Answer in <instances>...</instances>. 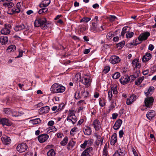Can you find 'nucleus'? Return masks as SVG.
I'll use <instances>...</instances> for the list:
<instances>
[{
	"instance_id": "8",
	"label": "nucleus",
	"mask_w": 156,
	"mask_h": 156,
	"mask_svg": "<svg viewBox=\"0 0 156 156\" xmlns=\"http://www.w3.org/2000/svg\"><path fill=\"white\" fill-rule=\"evenodd\" d=\"M154 99L152 97H147L144 100L145 105L146 107H150L153 104Z\"/></svg>"
},
{
	"instance_id": "54",
	"label": "nucleus",
	"mask_w": 156,
	"mask_h": 156,
	"mask_svg": "<svg viewBox=\"0 0 156 156\" xmlns=\"http://www.w3.org/2000/svg\"><path fill=\"white\" fill-rule=\"evenodd\" d=\"M141 43V41H140L139 43H135V41L134 40H133L132 42H131L129 44L130 45H136L137 44H138Z\"/></svg>"
},
{
	"instance_id": "50",
	"label": "nucleus",
	"mask_w": 156,
	"mask_h": 156,
	"mask_svg": "<svg viewBox=\"0 0 156 156\" xmlns=\"http://www.w3.org/2000/svg\"><path fill=\"white\" fill-rule=\"evenodd\" d=\"M108 97L109 101H111L112 98V91H109L108 92Z\"/></svg>"
},
{
	"instance_id": "11",
	"label": "nucleus",
	"mask_w": 156,
	"mask_h": 156,
	"mask_svg": "<svg viewBox=\"0 0 156 156\" xmlns=\"http://www.w3.org/2000/svg\"><path fill=\"white\" fill-rule=\"evenodd\" d=\"M136 96L134 94L131 95L129 98L127 99L126 104L128 105H130L134 101L136 100Z\"/></svg>"
},
{
	"instance_id": "56",
	"label": "nucleus",
	"mask_w": 156,
	"mask_h": 156,
	"mask_svg": "<svg viewBox=\"0 0 156 156\" xmlns=\"http://www.w3.org/2000/svg\"><path fill=\"white\" fill-rule=\"evenodd\" d=\"M81 156H90V155L88 152L83 151L81 154Z\"/></svg>"
},
{
	"instance_id": "46",
	"label": "nucleus",
	"mask_w": 156,
	"mask_h": 156,
	"mask_svg": "<svg viewBox=\"0 0 156 156\" xmlns=\"http://www.w3.org/2000/svg\"><path fill=\"white\" fill-rule=\"evenodd\" d=\"M90 20V18L84 17L80 20V22H85L87 23Z\"/></svg>"
},
{
	"instance_id": "45",
	"label": "nucleus",
	"mask_w": 156,
	"mask_h": 156,
	"mask_svg": "<svg viewBox=\"0 0 156 156\" xmlns=\"http://www.w3.org/2000/svg\"><path fill=\"white\" fill-rule=\"evenodd\" d=\"M4 111L5 113L7 115L11 114L12 112L9 108H5L4 109Z\"/></svg>"
},
{
	"instance_id": "49",
	"label": "nucleus",
	"mask_w": 156,
	"mask_h": 156,
	"mask_svg": "<svg viewBox=\"0 0 156 156\" xmlns=\"http://www.w3.org/2000/svg\"><path fill=\"white\" fill-rule=\"evenodd\" d=\"M69 113L68 116V117H71L72 116H75L74 111L73 110H69Z\"/></svg>"
},
{
	"instance_id": "51",
	"label": "nucleus",
	"mask_w": 156,
	"mask_h": 156,
	"mask_svg": "<svg viewBox=\"0 0 156 156\" xmlns=\"http://www.w3.org/2000/svg\"><path fill=\"white\" fill-rule=\"evenodd\" d=\"M110 68L109 66H106L105 67L104 70H103V72L105 73H107L110 70Z\"/></svg>"
},
{
	"instance_id": "57",
	"label": "nucleus",
	"mask_w": 156,
	"mask_h": 156,
	"mask_svg": "<svg viewBox=\"0 0 156 156\" xmlns=\"http://www.w3.org/2000/svg\"><path fill=\"white\" fill-rule=\"evenodd\" d=\"M116 18V17L115 16H111L109 18V20L111 21H113Z\"/></svg>"
},
{
	"instance_id": "27",
	"label": "nucleus",
	"mask_w": 156,
	"mask_h": 156,
	"mask_svg": "<svg viewBox=\"0 0 156 156\" xmlns=\"http://www.w3.org/2000/svg\"><path fill=\"white\" fill-rule=\"evenodd\" d=\"M75 144V142L73 140H70L68 143L67 148L69 150L72 149Z\"/></svg>"
},
{
	"instance_id": "12",
	"label": "nucleus",
	"mask_w": 156,
	"mask_h": 156,
	"mask_svg": "<svg viewBox=\"0 0 156 156\" xmlns=\"http://www.w3.org/2000/svg\"><path fill=\"white\" fill-rule=\"evenodd\" d=\"M92 125L93 126L95 130L96 131H98L100 130L101 127L100 122L97 119L94 120Z\"/></svg>"
},
{
	"instance_id": "33",
	"label": "nucleus",
	"mask_w": 156,
	"mask_h": 156,
	"mask_svg": "<svg viewBox=\"0 0 156 156\" xmlns=\"http://www.w3.org/2000/svg\"><path fill=\"white\" fill-rule=\"evenodd\" d=\"M12 12L13 13H19L20 12V8L16 7V8H13L11 9Z\"/></svg>"
},
{
	"instance_id": "22",
	"label": "nucleus",
	"mask_w": 156,
	"mask_h": 156,
	"mask_svg": "<svg viewBox=\"0 0 156 156\" xmlns=\"http://www.w3.org/2000/svg\"><path fill=\"white\" fill-rule=\"evenodd\" d=\"M121 84L124 85L126 84L129 81V78L128 76H124L122 78H121L119 80Z\"/></svg>"
},
{
	"instance_id": "38",
	"label": "nucleus",
	"mask_w": 156,
	"mask_h": 156,
	"mask_svg": "<svg viewBox=\"0 0 156 156\" xmlns=\"http://www.w3.org/2000/svg\"><path fill=\"white\" fill-rule=\"evenodd\" d=\"M117 87V86L116 85H113L111 87L112 90L113 91V93L114 94H116L118 93Z\"/></svg>"
},
{
	"instance_id": "16",
	"label": "nucleus",
	"mask_w": 156,
	"mask_h": 156,
	"mask_svg": "<svg viewBox=\"0 0 156 156\" xmlns=\"http://www.w3.org/2000/svg\"><path fill=\"white\" fill-rule=\"evenodd\" d=\"M49 108L48 106L41 107L40 109V113L41 114L47 113L49 112Z\"/></svg>"
},
{
	"instance_id": "42",
	"label": "nucleus",
	"mask_w": 156,
	"mask_h": 156,
	"mask_svg": "<svg viewBox=\"0 0 156 156\" xmlns=\"http://www.w3.org/2000/svg\"><path fill=\"white\" fill-rule=\"evenodd\" d=\"M133 32H129L126 34V36L127 38H131L133 36Z\"/></svg>"
},
{
	"instance_id": "64",
	"label": "nucleus",
	"mask_w": 156,
	"mask_h": 156,
	"mask_svg": "<svg viewBox=\"0 0 156 156\" xmlns=\"http://www.w3.org/2000/svg\"><path fill=\"white\" fill-rule=\"evenodd\" d=\"M103 154L104 156H107V151L106 149H103Z\"/></svg>"
},
{
	"instance_id": "30",
	"label": "nucleus",
	"mask_w": 156,
	"mask_h": 156,
	"mask_svg": "<svg viewBox=\"0 0 156 156\" xmlns=\"http://www.w3.org/2000/svg\"><path fill=\"white\" fill-rule=\"evenodd\" d=\"M3 5L6 7L10 8L14 6V4L12 2H6L3 3Z\"/></svg>"
},
{
	"instance_id": "2",
	"label": "nucleus",
	"mask_w": 156,
	"mask_h": 156,
	"mask_svg": "<svg viewBox=\"0 0 156 156\" xmlns=\"http://www.w3.org/2000/svg\"><path fill=\"white\" fill-rule=\"evenodd\" d=\"M51 89L53 93H57L64 92L65 87L58 83H55L52 86Z\"/></svg>"
},
{
	"instance_id": "40",
	"label": "nucleus",
	"mask_w": 156,
	"mask_h": 156,
	"mask_svg": "<svg viewBox=\"0 0 156 156\" xmlns=\"http://www.w3.org/2000/svg\"><path fill=\"white\" fill-rule=\"evenodd\" d=\"M75 98L76 99H80L81 98V96L80 95V92L79 91H76L75 92Z\"/></svg>"
},
{
	"instance_id": "23",
	"label": "nucleus",
	"mask_w": 156,
	"mask_h": 156,
	"mask_svg": "<svg viewBox=\"0 0 156 156\" xmlns=\"http://www.w3.org/2000/svg\"><path fill=\"white\" fill-rule=\"evenodd\" d=\"M2 141L4 144L8 145L11 142V140L9 137L5 136L3 137Z\"/></svg>"
},
{
	"instance_id": "63",
	"label": "nucleus",
	"mask_w": 156,
	"mask_h": 156,
	"mask_svg": "<svg viewBox=\"0 0 156 156\" xmlns=\"http://www.w3.org/2000/svg\"><path fill=\"white\" fill-rule=\"evenodd\" d=\"M54 124V122L53 121H50L48 123V125L49 126H51Z\"/></svg>"
},
{
	"instance_id": "31",
	"label": "nucleus",
	"mask_w": 156,
	"mask_h": 156,
	"mask_svg": "<svg viewBox=\"0 0 156 156\" xmlns=\"http://www.w3.org/2000/svg\"><path fill=\"white\" fill-rule=\"evenodd\" d=\"M57 130V129L55 128V126H52L48 128L47 130V133H49L53 131H56Z\"/></svg>"
},
{
	"instance_id": "52",
	"label": "nucleus",
	"mask_w": 156,
	"mask_h": 156,
	"mask_svg": "<svg viewBox=\"0 0 156 156\" xmlns=\"http://www.w3.org/2000/svg\"><path fill=\"white\" fill-rule=\"evenodd\" d=\"M116 106V102L114 101V100H112V103L110 105L111 108L112 109Z\"/></svg>"
},
{
	"instance_id": "35",
	"label": "nucleus",
	"mask_w": 156,
	"mask_h": 156,
	"mask_svg": "<svg viewBox=\"0 0 156 156\" xmlns=\"http://www.w3.org/2000/svg\"><path fill=\"white\" fill-rule=\"evenodd\" d=\"M48 156H55V153L53 149H51L47 153Z\"/></svg>"
},
{
	"instance_id": "41",
	"label": "nucleus",
	"mask_w": 156,
	"mask_h": 156,
	"mask_svg": "<svg viewBox=\"0 0 156 156\" xmlns=\"http://www.w3.org/2000/svg\"><path fill=\"white\" fill-rule=\"evenodd\" d=\"M138 76H135L134 75H133L130 76H128V78H129V81H131V82L133 81L136 77H138Z\"/></svg>"
},
{
	"instance_id": "6",
	"label": "nucleus",
	"mask_w": 156,
	"mask_h": 156,
	"mask_svg": "<svg viewBox=\"0 0 156 156\" xmlns=\"http://www.w3.org/2000/svg\"><path fill=\"white\" fill-rule=\"evenodd\" d=\"M150 35V33L148 32H146L141 34L138 37V40L141 41L147 40Z\"/></svg>"
},
{
	"instance_id": "39",
	"label": "nucleus",
	"mask_w": 156,
	"mask_h": 156,
	"mask_svg": "<svg viewBox=\"0 0 156 156\" xmlns=\"http://www.w3.org/2000/svg\"><path fill=\"white\" fill-rule=\"evenodd\" d=\"M48 9L47 8H44L40 9L38 11V13L41 14L45 12L48 11Z\"/></svg>"
},
{
	"instance_id": "55",
	"label": "nucleus",
	"mask_w": 156,
	"mask_h": 156,
	"mask_svg": "<svg viewBox=\"0 0 156 156\" xmlns=\"http://www.w3.org/2000/svg\"><path fill=\"white\" fill-rule=\"evenodd\" d=\"M92 150V148L91 147H89L85 149L83 152H88L89 154L91 152Z\"/></svg>"
},
{
	"instance_id": "61",
	"label": "nucleus",
	"mask_w": 156,
	"mask_h": 156,
	"mask_svg": "<svg viewBox=\"0 0 156 156\" xmlns=\"http://www.w3.org/2000/svg\"><path fill=\"white\" fill-rule=\"evenodd\" d=\"M63 133H59L57 134V136L58 138H61L63 136Z\"/></svg>"
},
{
	"instance_id": "18",
	"label": "nucleus",
	"mask_w": 156,
	"mask_h": 156,
	"mask_svg": "<svg viewBox=\"0 0 156 156\" xmlns=\"http://www.w3.org/2000/svg\"><path fill=\"white\" fill-rule=\"evenodd\" d=\"M151 58V54L149 53H146L145 55L143 56L142 60L143 62H146L149 60Z\"/></svg>"
},
{
	"instance_id": "62",
	"label": "nucleus",
	"mask_w": 156,
	"mask_h": 156,
	"mask_svg": "<svg viewBox=\"0 0 156 156\" xmlns=\"http://www.w3.org/2000/svg\"><path fill=\"white\" fill-rule=\"evenodd\" d=\"M84 103L85 102L84 100H81L78 101L77 104L78 105H83Z\"/></svg>"
},
{
	"instance_id": "44",
	"label": "nucleus",
	"mask_w": 156,
	"mask_h": 156,
	"mask_svg": "<svg viewBox=\"0 0 156 156\" xmlns=\"http://www.w3.org/2000/svg\"><path fill=\"white\" fill-rule=\"evenodd\" d=\"M120 73L116 72L112 76L113 79H116L118 78L120 76Z\"/></svg>"
},
{
	"instance_id": "10",
	"label": "nucleus",
	"mask_w": 156,
	"mask_h": 156,
	"mask_svg": "<svg viewBox=\"0 0 156 156\" xmlns=\"http://www.w3.org/2000/svg\"><path fill=\"white\" fill-rule=\"evenodd\" d=\"M120 59L117 56L113 55L109 59V61L110 62L113 64L119 63L120 61Z\"/></svg>"
},
{
	"instance_id": "24",
	"label": "nucleus",
	"mask_w": 156,
	"mask_h": 156,
	"mask_svg": "<svg viewBox=\"0 0 156 156\" xmlns=\"http://www.w3.org/2000/svg\"><path fill=\"white\" fill-rule=\"evenodd\" d=\"M16 50V47L14 45L9 46L7 49V51L8 52H13Z\"/></svg>"
},
{
	"instance_id": "9",
	"label": "nucleus",
	"mask_w": 156,
	"mask_h": 156,
	"mask_svg": "<svg viewBox=\"0 0 156 156\" xmlns=\"http://www.w3.org/2000/svg\"><path fill=\"white\" fill-rule=\"evenodd\" d=\"M0 124L4 126L5 125L7 126H10L12 124V123L9 120L6 118H2L0 119Z\"/></svg>"
},
{
	"instance_id": "36",
	"label": "nucleus",
	"mask_w": 156,
	"mask_h": 156,
	"mask_svg": "<svg viewBox=\"0 0 156 156\" xmlns=\"http://www.w3.org/2000/svg\"><path fill=\"white\" fill-rule=\"evenodd\" d=\"M90 142V140H85L84 142L82 144H81L80 147L82 148H85L86 146H87L88 143L89 144Z\"/></svg>"
},
{
	"instance_id": "25",
	"label": "nucleus",
	"mask_w": 156,
	"mask_h": 156,
	"mask_svg": "<svg viewBox=\"0 0 156 156\" xmlns=\"http://www.w3.org/2000/svg\"><path fill=\"white\" fill-rule=\"evenodd\" d=\"M116 151L118 153L120 156H124L126 154V151L123 148H119Z\"/></svg>"
},
{
	"instance_id": "3",
	"label": "nucleus",
	"mask_w": 156,
	"mask_h": 156,
	"mask_svg": "<svg viewBox=\"0 0 156 156\" xmlns=\"http://www.w3.org/2000/svg\"><path fill=\"white\" fill-rule=\"evenodd\" d=\"M80 81L83 84L87 86V87L89 86L90 83V77L88 75H85V76L81 77L80 76Z\"/></svg>"
},
{
	"instance_id": "14",
	"label": "nucleus",
	"mask_w": 156,
	"mask_h": 156,
	"mask_svg": "<svg viewBox=\"0 0 156 156\" xmlns=\"http://www.w3.org/2000/svg\"><path fill=\"white\" fill-rule=\"evenodd\" d=\"M122 123V121L121 119L118 120L115 122L113 128L114 129L117 130L120 127Z\"/></svg>"
},
{
	"instance_id": "1",
	"label": "nucleus",
	"mask_w": 156,
	"mask_h": 156,
	"mask_svg": "<svg viewBox=\"0 0 156 156\" xmlns=\"http://www.w3.org/2000/svg\"><path fill=\"white\" fill-rule=\"evenodd\" d=\"M49 24L46 22V19L45 18H39L36 20L34 23V25L35 27H40L43 29H47L48 25Z\"/></svg>"
},
{
	"instance_id": "7",
	"label": "nucleus",
	"mask_w": 156,
	"mask_h": 156,
	"mask_svg": "<svg viewBox=\"0 0 156 156\" xmlns=\"http://www.w3.org/2000/svg\"><path fill=\"white\" fill-rule=\"evenodd\" d=\"M49 136L47 134H43L39 135L37 137L38 140L40 143H43L47 141Z\"/></svg>"
},
{
	"instance_id": "37",
	"label": "nucleus",
	"mask_w": 156,
	"mask_h": 156,
	"mask_svg": "<svg viewBox=\"0 0 156 156\" xmlns=\"http://www.w3.org/2000/svg\"><path fill=\"white\" fill-rule=\"evenodd\" d=\"M13 117H18L21 115V114L20 112H18L17 111L12 112L11 114Z\"/></svg>"
},
{
	"instance_id": "5",
	"label": "nucleus",
	"mask_w": 156,
	"mask_h": 156,
	"mask_svg": "<svg viewBox=\"0 0 156 156\" xmlns=\"http://www.w3.org/2000/svg\"><path fill=\"white\" fill-rule=\"evenodd\" d=\"M11 28V26L10 24H5L4 28L1 30V32L2 34L7 35L10 33Z\"/></svg>"
},
{
	"instance_id": "15",
	"label": "nucleus",
	"mask_w": 156,
	"mask_h": 156,
	"mask_svg": "<svg viewBox=\"0 0 156 156\" xmlns=\"http://www.w3.org/2000/svg\"><path fill=\"white\" fill-rule=\"evenodd\" d=\"M117 141V136L116 133H114L112 136L111 138V144L112 145H114Z\"/></svg>"
},
{
	"instance_id": "32",
	"label": "nucleus",
	"mask_w": 156,
	"mask_h": 156,
	"mask_svg": "<svg viewBox=\"0 0 156 156\" xmlns=\"http://www.w3.org/2000/svg\"><path fill=\"white\" fill-rule=\"evenodd\" d=\"M143 80V77L139 78H138L137 80L135 81V84L137 85H140Z\"/></svg>"
},
{
	"instance_id": "19",
	"label": "nucleus",
	"mask_w": 156,
	"mask_h": 156,
	"mask_svg": "<svg viewBox=\"0 0 156 156\" xmlns=\"http://www.w3.org/2000/svg\"><path fill=\"white\" fill-rule=\"evenodd\" d=\"M139 59H135L132 61V64L135 66V68L140 69L141 67V64L139 62Z\"/></svg>"
},
{
	"instance_id": "17",
	"label": "nucleus",
	"mask_w": 156,
	"mask_h": 156,
	"mask_svg": "<svg viewBox=\"0 0 156 156\" xmlns=\"http://www.w3.org/2000/svg\"><path fill=\"white\" fill-rule=\"evenodd\" d=\"M8 38L7 36H1L0 37V42L2 45H5L8 42Z\"/></svg>"
},
{
	"instance_id": "43",
	"label": "nucleus",
	"mask_w": 156,
	"mask_h": 156,
	"mask_svg": "<svg viewBox=\"0 0 156 156\" xmlns=\"http://www.w3.org/2000/svg\"><path fill=\"white\" fill-rule=\"evenodd\" d=\"M125 42L124 41H123L122 42H119L117 44V48H122L124 45Z\"/></svg>"
},
{
	"instance_id": "21",
	"label": "nucleus",
	"mask_w": 156,
	"mask_h": 156,
	"mask_svg": "<svg viewBox=\"0 0 156 156\" xmlns=\"http://www.w3.org/2000/svg\"><path fill=\"white\" fill-rule=\"evenodd\" d=\"M50 3V0H43L39 6L40 7H46L49 5Z\"/></svg>"
},
{
	"instance_id": "20",
	"label": "nucleus",
	"mask_w": 156,
	"mask_h": 156,
	"mask_svg": "<svg viewBox=\"0 0 156 156\" xmlns=\"http://www.w3.org/2000/svg\"><path fill=\"white\" fill-rule=\"evenodd\" d=\"M26 28L25 26L23 24H19L16 26L14 30L16 31H18L23 30Z\"/></svg>"
},
{
	"instance_id": "47",
	"label": "nucleus",
	"mask_w": 156,
	"mask_h": 156,
	"mask_svg": "<svg viewBox=\"0 0 156 156\" xmlns=\"http://www.w3.org/2000/svg\"><path fill=\"white\" fill-rule=\"evenodd\" d=\"M128 28V27H123L122 29L121 35L122 36H123L126 33V31L127 30V28Z\"/></svg>"
},
{
	"instance_id": "26",
	"label": "nucleus",
	"mask_w": 156,
	"mask_h": 156,
	"mask_svg": "<svg viewBox=\"0 0 156 156\" xmlns=\"http://www.w3.org/2000/svg\"><path fill=\"white\" fill-rule=\"evenodd\" d=\"M154 87L152 86H150L149 87L148 91L145 93V94L147 96L151 95L152 94V92H153L154 90Z\"/></svg>"
},
{
	"instance_id": "29",
	"label": "nucleus",
	"mask_w": 156,
	"mask_h": 156,
	"mask_svg": "<svg viewBox=\"0 0 156 156\" xmlns=\"http://www.w3.org/2000/svg\"><path fill=\"white\" fill-rule=\"evenodd\" d=\"M68 142V138L67 136H65L60 142V144L62 146H65Z\"/></svg>"
},
{
	"instance_id": "60",
	"label": "nucleus",
	"mask_w": 156,
	"mask_h": 156,
	"mask_svg": "<svg viewBox=\"0 0 156 156\" xmlns=\"http://www.w3.org/2000/svg\"><path fill=\"white\" fill-rule=\"evenodd\" d=\"M119 136L120 138H121L122 137L123 135L124 134L123 131L122 130H120L119 132Z\"/></svg>"
},
{
	"instance_id": "48",
	"label": "nucleus",
	"mask_w": 156,
	"mask_h": 156,
	"mask_svg": "<svg viewBox=\"0 0 156 156\" xmlns=\"http://www.w3.org/2000/svg\"><path fill=\"white\" fill-rule=\"evenodd\" d=\"M71 118V122H72V123L73 124H75L77 120L76 117L75 116H72Z\"/></svg>"
},
{
	"instance_id": "59",
	"label": "nucleus",
	"mask_w": 156,
	"mask_h": 156,
	"mask_svg": "<svg viewBox=\"0 0 156 156\" xmlns=\"http://www.w3.org/2000/svg\"><path fill=\"white\" fill-rule=\"evenodd\" d=\"M96 144L97 145H100L101 146L102 145L103 141L99 140V141H96Z\"/></svg>"
},
{
	"instance_id": "34",
	"label": "nucleus",
	"mask_w": 156,
	"mask_h": 156,
	"mask_svg": "<svg viewBox=\"0 0 156 156\" xmlns=\"http://www.w3.org/2000/svg\"><path fill=\"white\" fill-rule=\"evenodd\" d=\"M31 121L33 124L35 125L40 123L41 122V120L40 119L37 118L31 120Z\"/></svg>"
},
{
	"instance_id": "58",
	"label": "nucleus",
	"mask_w": 156,
	"mask_h": 156,
	"mask_svg": "<svg viewBox=\"0 0 156 156\" xmlns=\"http://www.w3.org/2000/svg\"><path fill=\"white\" fill-rule=\"evenodd\" d=\"M96 137L97 139V140L96 141H99V140L103 141V138L101 137L100 136L97 135Z\"/></svg>"
},
{
	"instance_id": "4",
	"label": "nucleus",
	"mask_w": 156,
	"mask_h": 156,
	"mask_svg": "<svg viewBox=\"0 0 156 156\" xmlns=\"http://www.w3.org/2000/svg\"><path fill=\"white\" fill-rule=\"evenodd\" d=\"M27 145L25 143H22L19 144L16 147L17 151L20 153L25 152L27 149Z\"/></svg>"
},
{
	"instance_id": "28",
	"label": "nucleus",
	"mask_w": 156,
	"mask_h": 156,
	"mask_svg": "<svg viewBox=\"0 0 156 156\" xmlns=\"http://www.w3.org/2000/svg\"><path fill=\"white\" fill-rule=\"evenodd\" d=\"M83 132L85 135H89L91 134V130L90 127H87V128L83 130Z\"/></svg>"
},
{
	"instance_id": "53",
	"label": "nucleus",
	"mask_w": 156,
	"mask_h": 156,
	"mask_svg": "<svg viewBox=\"0 0 156 156\" xmlns=\"http://www.w3.org/2000/svg\"><path fill=\"white\" fill-rule=\"evenodd\" d=\"M24 52V51H23L22 50H19V55L17 56L16 58H18L22 57L23 56V53Z\"/></svg>"
},
{
	"instance_id": "13",
	"label": "nucleus",
	"mask_w": 156,
	"mask_h": 156,
	"mask_svg": "<svg viewBox=\"0 0 156 156\" xmlns=\"http://www.w3.org/2000/svg\"><path fill=\"white\" fill-rule=\"evenodd\" d=\"M155 115V112L153 110H150V111L148 112L146 114L147 117L150 120H152L153 118L154 117Z\"/></svg>"
}]
</instances>
